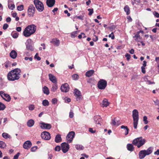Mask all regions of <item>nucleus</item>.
I'll use <instances>...</instances> for the list:
<instances>
[{
  "mask_svg": "<svg viewBox=\"0 0 159 159\" xmlns=\"http://www.w3.org/2000/svg\"><path fill=\"white\" fill-rule=\"evenodd\" d=\"M41 125L40 127L42 129H50L52 126L49 124L43 122L40 123Z\"/></svg>",
  "mask_w": 159,
  "mask_h": 159,
  "instance_id": "nucleus-13",
  "label": "nucleus"
},
{
  "mask_svg": "<svg viewBox=\"0 0 159 159\" xmlns=\"http://www.w3.org/2000/svg\"><path fill=\"white\" fill-rule=\"evenodd\" d=\"M21 70L19 68H15L9 71L7 75V78L10 81H14L18 80L20 78Z\"/></svg>",
  "mask_w": 159,
  "mask_h": 159,
  "instance_id": "nucleus-1",
  "label": "nucleus"
},
{
  "mask_svg": "<svg viewBox=\"0 0 159 159\" xmlns=\"http://www.w3.org/2000/svg\"><path fill=\"white\" fill-rule=\"evenodd\" d=\"M72 77L74 80H77L78 79L79 75L77 74H74L72 75Z\"/></svg>",
  "mask_w": 159,
  "mask_h": 159,
  "instance_id": "nucleus-45",
  "label": "nucleus"
},
{
  "mask_svg": "<svg viewBox=\"0 0 159 159\" xmlns=\"http://www.w3.org/2000/svg\"><path fill=\"white\" fill-rule=\"evenodd\" d=\"M78 32V31H75L71 33V37L72 38H74L75 37H76L77 36L76 34H77Z\"/></svg>",
  "mask_w": 159,
  "mask_h": 159,
  "instance_id": "nucleus-40",
  "label": "nucleus"
},
{
  "mask_svg": "<svg viewBox=\"0 0 159 159\" xmlns=\"http://www.w3.org/2000/svg\"><path fill=\"white\" fill-rule=\"evenodd\" d=\"M8 7L10 9L13 10L15 8V6L14 4H8Z\"/></svg>",
  "mask_w": 159,
  "mask_h": 159,
  "instance_id": "nucleus-41",
  "label": "nucleus"
},
{
  "mask_svg": "<svg viewBox=\"0 0 159 159\" xmlns=\"http://www.w3.org/2000/svg\"><path fill=\"white\" fill-rule=\"evenodd\" d=\"M31 146V142L29 140H27L24 143L23 147L25 149H28L30 148Z\"/></svg>",
  "mask_w": 159,
  "mask_h": 159,
  "instance_id": "nucleus-16",
  "label": "nucleus"
},
{
  "mask_svg": "<svg viewBox=\"0 0 159 159\" xmlns=\"http://www.w3.org/2000/svg\"><path fill=\"white\" fill-rule=\"evenodd\" d=\"M147 155L143 150L140 151L139 153V157L140 159H142Z\"/></svg>",
  "mask_w": 159,
  "mask_h": 159,
  "instance_id": "nucleus-21",
  "label": "nucleus"
},
{
  "mask_svg": "<svg viewBox=\"0 0 159 159\" xmlns=\"http://www.w3.org/2000/svg\"><path fill=\"white\" fill-rule=\"evenodd\" d=\"M120 120H117L116 118H114L112 120V121L111 123V125L113 126H118L120 124Z\"/></svg>",
  "mask_w": 159,
  "mask_h": 159,
  "instance_id": "nucleus-19",
  "label": "nucleus"
},
{
  "mask_svg": "<svg viewBox=\"0 0 159 159\" xmlns=\"http://www.w3.org/2000/svg\"><path fill=\"white\" fill-rule=\"evenodd\" d=\"M61 150V148L60 146L57 145L55 148V151H59Z\"/></svg>",
  "mask_w": 159,
  "mask_h": 159,
  "instance_id": "nucleus-52",
  "label": "nucleus"
},
{
  "mask_svg": "<svg viewBox=\"0 0 159 159\" xmlns=\"http://www.w3.org/2000/svg\"><path fill=\"white\" fill-rule=\"evenodd\" d=\"M82 35H84V33H81L80 34L78 35V37L79 39H81L82 38Z\"/></svg>",
  "mask_w": 159,
  "mask_h": 159,
  "instance_id": "nucleus-62",
  "label": "nucleus"
},
{
  "mask_svg": "<svg viewBox=\"0 0 159 159\" xmlns=\"http://www.w3.org/2000/svg\"><path fill=\"white\" fill-rule=\"evenodd\" d=\"M69 116L70 118H72L74 116V113L73 112L70 111V112Z\"/></svg>",
  "mask_w": 159,
  "mask_h": 159,
  "instance_id": "nucleus-61",
  "label": "nucleus"
},
{
  "mask_svg": "<svg viewBox=\"0 0 159 159\" xmlns=\"http://www.w3.org/2000/svg\"><path fill=\"white\" fill-rule=\"evenodd\" d=\"M57 89V84H55L54 85H52V88L51 89V91L54 92H55Z\"/></svg>",
  "mask_w": 159,
  "mask_h": 159,
  "instance_id": "nucleus-37",
  "label": "nucleus"
},
{
  "mask_svg": "<svg viewBox=\"0 0 159 159\" xmlns=\"http://www.w3.org/2000/svg\"><path fill=\"white\" fill-rule=\"evenodd\" d=\"M41 136L42 139L46 140H50L51 138L50 133L46 131L42 132Z\"/></svg>",
  "mask_w": 159,
  "mask_h": 159,
  "instance_id": "nucleus-10",
  "label": "nucleus"
},
{
  "mask_svg": "<svg viewBox=\"0 0 159 159\" xmlns=\"http://www.w3.org/2000/svg\"><path fill=\"white\" fill-rule=\"evenodd\" d=\"M36 29V26L35 25L32 24L29 25L24 29L23 34L25 37H29L35 33Z\"/></svg>",
  "mask_w": 159,
  "mask_h": 159,
  "instance_id": "nucleus-2",
  "label": "nucleus"
},
{
  "mask_svg": "<svg viewBox=\"0 0 159 159\" xmlns=\"http://www.w3.org/2000/svg\"><path fill=\"white\" fill-rule=\"evenodd\" d=\"M75 148L78 150H83L84 149V147L81 145H76Z\"/></svg>",
  "mask_w": 159,
  "mask_h": 159,
  "instance_id": "nucleus-35",
  "label": "nucleus"
},
{
  "mask_svg": "<svg viewBox=\"0 0 159 159\" xmlns=\"http://www.w3.org/2000/svg\"><path fill=\"white\" fill-rule=\"evenodd\" d=\"M126 148L127 150L130 152H132L134 150V147L132 144L128 143L127 145Z\"/></svg>",
  "mask_w": 159,
  "mask_h": 159,
  "instance_id": "nucleus-23",
  "label": "nucleus"
},
{
  "mask_svg": "<svg viewBox=\"0 0 159 159\" xmlns=\"http://www.w3.org/2000/svg\"><path fill=\"white\" fill-rule=\"evenodd\" d=\"M146 142V140L143 139L142 137L137 138L134 139L132 143L134 145L137 146L138 148H139L143 145Z\"/></svg>",
  "mask_w": 159,
  "mask_h": 159,
  "instance_id": "nucleus-3",
  "label": "nucleus"
},
{
  "mask_svg": "<svg viewBox=\"0 0 159 159\" xmlns=\"http://www.w3.org/2000/svg\"><path fill=\"white\" fill-rule=\"evenodd\" d=\"M88 11H89V12L88 14L89 15V16H91L93 13V8H92V9L89 8L88 9Z\"/></svg>",
  "mask_w": 159,
  "mask_h": 159,
  "instance_id": "nucleus-46",
  "label": "nucleus"
},
{
  "mask_svg": "<svg viewBox=\"0 0 159 159\" xmlns=\"http://www.w3.org/2000/svg\"><path fill=\"white\" fill-rule=\"evenodd\" d=\"M42 104L44 106H48L49 105V102L48 100L45 99L43 101Z\"/></svg>",
  "mask_w": 159,
  "mask_h": 159,
  "instance_id": "nucleus-36",
  "label": "nucleus"
},
{
  "mask_svg": "<svg viewBox=\"0 0 159 159\" xmlns=\"http://www.w3.org/2000/svg\"><path fill=\"white\" fill-rule=\"evenodd\" d=\"M139 34V33L137 32L136 34L133 37V38H136L135 40L137 42H139L141 39V37Z\"/></svg>",
  "mask_w": 159,
  "mask_h": 159,
  "instance_id": "nucleus-27",
  "label": "nucleus"
},
{
  "mask_svg": "<svg viewBox=\"0 0 159 159\" xmlns=\"http://www.w3.org/2000/svg\"><path fill=\"white\" fill-rule=\"evenodd\" d=\"M34 106L33 105H30L29 107V110L30 111H32L34 109Z\"/></svg>",
  "mask_w": 159,
  "mask_h": 159,
  "instance_id": "nucleus-51",
  "label": "nucleus"
},
{
  "mask_svg": "<svg viewBox=\"0 0 159 159\" xmlns=\"http://www.w3.org/2000/svg\"><path fill=\"white\" fill-rule=\"evenodd\" d=\"M51 43H53V44L56 46H58L60 44L59 40L57 39H53L51 41Z\"/></svg>",
  "mask_w": 159,
  "mask_h": 159,
  "instance_id": "nucleus-25",
  "label": "nucleus"
},
{
  "mask_svg": "<svg viewBox=\"0 0 159 159\" xmlns=\"http://www.w3.org/2000/svg\"><path fill=\"white\" fill-rule=\"evenodd\" d=\"M62 150L64 153L67 152L69 149V145L66 142H64L61 144Z\"/></svg>",
  "mask_w": 159,
  "mask_h": 159,
  "instance_id": "nucleus-11",
  "label": "nucleus"
},
{
  "mask_svg": "<svg viewBox=\"0 0 159 159\" xmlns=\"http://www.w3.org/2000/svg\"><path fill=\"white\" fill-rule=\"evenodd\" d=\"M143 121H144V123L145 124H147L148 123V121L147 120V117L146 116H145L143 117Z\"/></svg>",
  "mask_w": 159,
  "mask_h": 159,
  "instance_id": "nucleus-47",
  "label": "nucleus"
},
{
  "mask_svg": "<svg viewBox=\"0 0 159 159\" xmlns=\"http://www.w3.org/2000/svg\"><path fill=\"white\" fill-rule=\"evenodd\" d=\"M34 123V121L32 119L29 120L27 123V126L29 127H31L33 126Z\"/></svg>",
  "mask_w": 159,
  "mask_h": 159,
  "instance_id": "nucleus-29",
  "label": "nucleus"
},
{
  "mask_svg": "<svg viewBox=\"0 0 159 159\" xmlns=\"http://www.w3.org/2000/svg\"><path fill=\"white\" fill-rule=\"evenodd\" d=\"M34 2L36 8L39 12L42 11L44 9V6L43 3L39 0H34Z\"/></svg>",
  "mask_w": 159,
  "mask_h": 159,
  "instance_id": "nucleus-4",
  "label": "nucleus"
},
{
  "mask_svg": "<svg viewBox=\"0 0 159 159\" xmlns=\"http://www.w3.org/2000/svg\"><path fill=\"white\" fill-rule=\"evenodd\" d=\"M38 147L37 146H34L32 147L31 149L32 152H34L37 149Z\"/></svg>",
  "mask_w": 159,
  "mask_h": 159,
  "instance_id": "nucleus-53",
  "label": "nucleus"
},
{
  "mask_svg": "<svg viewBox=\"0 0 159 159\" xmlns=\"http://www.w3.org/2000/svg\"><path fill=\"white\" fill-rule=\"evenodd\" d=\"M26 48L27 50L30 51H33L34 49L32 43V40L31 39H29L27 40L25 43Z\"/></svg>",
  "mask_w": 159,
  "mask_h": 159,
  "instance_id": "nucleus-6",
  "label": "nucleus"
},
{
  "mask_svg": "<svg viewBox=\"0 0 159 159\" xmlns=\"http://www.w3.org/2000/svg\"><path fill=\"white\" fill-rule=\"evenodd\" d=\"M121 128L125 129V135H127L128 134L129 129L127 126L123 125L121 126Z\"/></svg>",
  "mask_w": 159,
  "mask_h": 159,
  "instance_id": "nucleus-32",
  "label": "nucleus"
},
{
  "mask_svg": "<svg viewBox=\"0 0 159 159\" xmlns=\"http://www.w3.org/2000/svg\"><path fill=\"white\" fill-rule=\"evenodd\" d=\"M107 83L106 80L101 79L98 82V87L100 89H104L107 86Z\"/></svg>",
  "mask_w": 159,
  "mask_h": 159,
  "instance_id": "nucleus-5",
  "label": "nucleus"
},
{
  "mask_svg": "<svg viewBox=\"0 0 159 159\" xmlns=\"http://www.w3.org/2000/svg\"><path fill=\"white\" fill-rule=\"evenodd\" d=\"M55 0H47L46 4L49 7H52L55 4Z\"/></svg>",
  "mask_w": 159,
  "mask_h": 159,
  "instance_id": "nucleus-18",
  "label": "nucleus"
},
{
  "mask_svg": "<svg viewBox=\"0 0 159 159\" xmlns=\"http://www.w3.org/2000/svg\"><path fill=\"white\" fill-rule=\"evenodd\" d=\"M6 108V106L2 103L0 102V111H2Z\"/></svg>",
  "mask_w": 159,
  "mask_h": 159,
  "instance_id": "nucleus-39",
  "label": "nucleus"
},
{
  "mask_svg": "<svg viewBox=\"0 0 159 159\" xmlns=\"http://www.w3.org/2000/svg\"><path fill=\"white\" fill-rule=\"evenodd\" d=\"M8 27V25L7 24H4L3 26V29L4 30H5L7 29Z\"/></svg>",
  "mask_w": 159,
  "mask_h": 159,
  "instance_id": "nucleus-54",
  "label": "nucleus"
},
{
  "mask_svg": "<svg viewBox=\"0 0 159 159\" xmlns=\"http://www.w3.org/2000/svg\"><path fill=\"white\" fill-rule=\"evenodd\" d=\"M11 18L9 17H8L6 18V21L7 22H11Z\"/></svg>",
  "mask_w": 159,
  "mask_h": 159,
  "instance_id": "nucleus-63",
  "label": "nucleus"
},
{
  "mask_svg": "<svg viewBox=\"0 0 159 159\" xmlns=\"http://www.w3.org/2000/svg\"><path fill=\"white\" fill-rule=\"evenodd\" d=\"M34 58L35 59H37L38 61H40L41 59V58L39 57L38 56V53H36L34 56Z\"/></svg>",
  "mask_w": 159,
  "mask_h": 159,
  "instance_id": "nucleus-49",
  "label": "nucleus"
},
{
  "mask_svg": "<svg viewBox=\"0 0 159 159\" xmlns=\"http://www.w3.org/2000/svg\"><path fill=\"white\" fill-rule=\"evenodd\" d=\"M94 71L93 70H91L87 71L85 73V75L88 77L91 76L94 73Z\"/></svg>",
  "mask_w": 159,
  "mask_h": 159,
  "instance_id": "nucleus-28",
  "label": "nucleus"
},
{
  "mask_svg": "<svg viewBox=\"0 0 159 159\" xmlns=\"http://www.w3.org/2000/svg\"><path fill=\"white\" fill-rule=\"evenodd\" d=\"M25 59L26 61L29 60L30 61H32L33 60V58L32 57H25Z\"/></svg>",
  "mask_w": 159,
  "mask_h": 159,
  "instance_id": "nucleus-60",
  "label": "nucleus"
},
{
  "mask_svg": "<svg viewBox=\"0 0 159 159\" xmlns=\"http://www.w3.org/2000/svg\"><path fill=\"white\" fill-rule=\"evenodd\" d=\"M62 141L61 135L59 134H57L55 136V141L57 143L61 142Z\"/></svg>",
  "mask_w": 159,
  "mask_h": 159,
  "instance_id": "nucleus-22",
  "label": "nucleus"
},
{
  "mask_svg": "<svg viewBox=\"0 0 159 159\" xmlns=\"http://www.w3.org/2000/svg\"><path fill=\"white\" fill-rule=\"evenodd\" d=\"M10 56L13 59H15L17 57V53L14 50L11 51L10 54Z\"/></svg>",
  "mask_w": 159,
  "mask_h": 159,
  "instance_id": "nucleus-24",
  "label": "nucleus"
},
{
  "mask_svg": "<svg viewBox=\"0 0 159 159\" xmlns=\"http://www.w3.org/2000/svg\"><path fill=\"white\" fill-rule=\"evenodd\" d=\"M75 135V133L73 131L69 132L67 135L66 137L67 140L69 143H71L73 140V139Z\"/></svg>",
  "mask_w": 159,
  "mask_h": 159,
  "instance_id": "nucleus-8",
  "label": "nucleus"
},
{
  "mask_svg": "<svg viewBox=\"0 0 159 159\" xmlns=\"http://www.w3.org/2000/svg\"><path fill=\"white\" fill-rule=\"evenodd\" d=\"M64 12L65 14H67V16H70V14L68 12V11L67 10H65L64 11Z\"/></svg>",
  "mask_w": 159,
  "mask_h": 159,
  "instance_id": "nucleus-64",
  "label": "nucleus"
},
{
  "mask_svg": "<svg viewBox=\"0 0 159 159\" xmlns=\"http://www.w3.org/2000/svg\"><path fill=\"white\" fill-rule=\"evenodd\" d=\"M133 120H139V112L136 109H134L132 112Z\"/></svg>",
  "mask_w": 159,
  "mask_h": 159,
  "instance_id": "nucleus-15",
  "label": "nucleus"
},
{
  "mask_svg": "<svg viewBox=\"0 0 159 159\" xmlns=\"http://www.w3.org/2000/svg\"><path fill=\"white\" fill-rule=\"evenodd\" d=\"M61 91L63 92H67L69 90V85L67 83H65L62 84L61 87Z\"/></svg>",
  "mask_w": 159,
  "mask_h": 159,
  "instance_id": "nucleus-14",
  "label": "nucleus"
},
{
  "mask_svg": "<svg viewBox=\"0 0 159 159\" xmlns=\"http://www.w3.org/2000/svg\"><path fill=\"white\" fill-rule=\"evenodd\" d=\"M108 37L109 38H111L112 39H115V36L113 32H112L111 34H109L108 35Z\"/></svg>",
  "mask_w": 159,
  "mask_h": 159,
  "instance_id": "nucleus-50",
  "label": "nucleus"
},
{
  "mask_svg": "<svg viewBox=\"0 0 159 159\" xmlns=\"http://www.w3.org/2000/svg\"><path fill=\"white\" fill-rule=\"evenodd\" d=\"M153 14L155 17L157 18L159 17V14L157 11H154L153 12Z\"/></svg>",
  "mask_w": 159,
  "mask_h": 159,
  "instance_id": "nucleus-57",
  "label": "nucleus"
},
{
  "mask_svg": "<svg viewBox=\"0 0 159 159\" xmlns=\"http://www.w3.org/2000/svg\"><path fill=\"white\" fill-rule=\"evenodd\" d=\"M141 68L142 72L143 74H145L146 72V70L145 68L144 67L142 66Z\"/></svg>",
  "mask_w": 159,
  "mask_h": 159,
  "instance_id": "nucleus-59",
  "label": "nucleus"
},
{
  "mask_svg": "<svg viewBox=\"0 0 159 159\" xmlns=\"http://www.w3.org/2000/svg\"><path fill=\"white\" fill-rule=\"evenodd\" d=\"M133 121L134 127V128L136 129L137 128L138 120H133Z\"/></svg>",
  "mask_w": 159,
  "mask_h": 159,
  "instance_id": "nucleus-42",
  "label": "nucleus"
},
{
  "mask_svg": "<svg viewBox=\"0 0 159 159\" xmlns=\"http://www.w3.org/2000/svg\"><path fill=\"white\" fill-rule=\"evenodd\" d=\"M89 131L92 133H94L95 132V130H93V128H89Z\"/></svg>",
  "mask_w": 159,
  "mask_h": 159,
  "instance_id": "nucleus-58",
  "label": "nucleus"
},
{
  "mask_svg": "<svg viewBox=\"0 0 159 159\" xmlns=\"http://www.w3.org/2000/svg\"><path fill=\"white\" fill-rule=\"evenodd\" d=\"M35 9L33 5H30L28 9V15L30 16H33L34 13Z\"/></svg>",
  "mask_w": 159,
  "mask_h": 159,
  "instance_id": "nucleus-7",
  "label": "nucleus"
},
{
  "mask_svg": "<svg viewBox=\"0 0 159 159\" xmlns=\"http://www.w3.org/2000/svg\"><path fill=\"white\" fill-rule=\"evenodd\" d=\"M18 34L16 32L13 34H11V35L13 38L15 39L17 38L18 36Z\"/></svg>",
  "mask_w": 159,
  "mask_h": 159,
  "instance_id": "nucleus-44",
  "label": "nucleus"
},
{
  "mask_svg": "<svg viewBox=\"0 0 159 159\" xmlns=\"http://www.w3.org/2000/svg\"><path fill=\"white\" fill-rule=\"evenodd\" d=\"M24 9V6L21 5L17 7V9L19 11H21Z\"/></svg>",
  "mask_w": 159,
  "mask_h": 159,
  "instance_id": "nucleus-43",
  "label": "nucleus"
},
{
  "mask_svg": "<svg viewBox=\"0 0 159 159\" xmlns=\"http://www.w3.org/2000/svg\"><path fill=\"white\" fill-rule=\"evenodd\" d=\"M2 136L4 138L7 139V138H10L11 136L7 133H3L2 134Z\"/></svg>",
  "mask_w": 159,
  "mask_h": 159,
  "instance_id": "nucleus-38",
  "label": "nucleus"
},
{
  "mask_svg": "<svg viewBox=\"0 0 159 159\" xmlns=\"http://www.w3.org/2000/svg\"><path fill=\"white\" fill-rule=\"evenodd\" d=\"M0 95L2 98L6 101L9 102L10 101L11 98L10 96L7 94L5 93L2 91H0Z\"/></svg>",
  "mask_w": 159,
  "mask_h": 159,
  "instance_id": "nucleus-9",
  "label": "nucleus"
},
{
  "mask_svg": "<svg viewBox=\"0 0 159 159\" xmlns=\"http://www.w3.org/2000/svg\"><path fill=\"white\" fill-rule=\"evenodd\" d=\"M7 146L6 144L4 142L0 141V148L2 149H4Z\"/></svg>",
  "mask_w": 159,
  "mask_h": 159,
  "instance_id": "nucleus-34",
  "label": "nucleus"
},
{
  "mask_svg": "<svg viewBox=\"0 0 159 159\" xmlns=\"http://www.w3.org/2000/svg\"><path fill=\"white\" fill-rule=\"evenodd\" d=\"M101 119L100 116H94V121L95 123L97 124H99L101 125L100 122H101Z\"/></svg>",
  "mask_w": 159,
  "mask_h": 159,
  "instance_id": "nucleus-20",
  "label": "nucleus"
},
{
  "mask_svg": "<svg viewBox=\"0 0 159 159\" xmlns=\"http://www.w3.org/2000/svg\"><path fill=\"white\" fill-rule=\"evenodd\" d=\"M75 95L76 97V101H80L81 99L82 95L80 92L77 89L74 90Z\"/></svg>",
  "mask_w": 159,
  "mask_h": 159,
  "instance_id": "nucleus-12",
  "label": "nucleus"
},
{
  "mask_svg": "<svg viewBox=\"0 0 159 159\" xmlns=\"http://www.w3.org/2000/svg\"><path fill=\"white\" fill-rule=\"evenodd\" d=\"M102 105L103 107H107L109 105V103L108 102L107 99H104L102 101Z\"/></svg>",
  "mask_w": 159,
  "mask_h": 159,
  "instance_id": "nucleus-31",
  "label": "nucleus"
},
{
  "mask_svg": "<svg viewBox=\"0 0 159 159\" xmlns=\"http://www.w3.org/2000/svg\"><path fill=\"white\" fill-rule=\"evenodd\" d=\"M125 57H126V59L128 61L129 60L131 57L130 55L128 53H126Z\"/></svg>",
  "mask_w": 159,
  "mask_h": 159,
  "instance_id": "nucleus-48",
  "label": "nucleus"
},
{
  "mask_svg": "<svg viewBox=\"0 0 159 159\" xmlns=\"http://www.w3.org/2000/svg\"><path fill=\"white\" fill-rule=\"evenodd\" d=\"M153 148L152 147H149L147 150H143L147 155L151 154L152 152Z\"/></svg>",
  "mask_w": 159,
  "mask_h": 159,
  "instance_id": "nucleus-26",
  "label": "nucleus"
},
{
  "mask_svg": "<svg viewBox=\"0 0 159 159\" xmlns=\"http://www.w3.org/2000/svg\"><path fill=\"white\" fill-rule=\"evenodd\" d=\"M52 103L53 104H55L57 103V99L56 98H54L52 99Z\"/></svg>",
  "mask_w": 159,
  "mask_h": 159,
  "instance_id": "nucleus-56",
  "label": "nucleus"
},
{
  "mask_svg": "<svg viewBox=\"0 0 159 159\" xmlns=\"http://www.w3.org/2000/svg\"><path fill=\"white\" fill-rule=\"evenodd\" d=\"M48 76L49 80L52 83L55 84L57 83V80L55 76L51 74H48Z\"/></svg>",
  "mask_w": 159,
  "mask_h": 159,
  "instance_id": "nucleus-17",
  "label": "nucleus"
},
{
  "mask_svg": "<svg viewBox=\"0 0 159 159\" xmlns=\"http://www.w3.org/2000/svg\"><path fill=\"white\" fill-rule=\"evenodd\" d=\"M124 10L126 13V14L128 15L130 13V8L128 5H126L124 7Z\"/></svg>",
  "mask_w": 159,
  "mask_h": 159,
  "instance_id": "nucleus-33",
  "label": "nucleus"
},
{
  "mask_svg": "<svg viewBox=\"0 0 159 159\" xmlns=\"http://www.w3.org/2000/svg\"><path fill=\"white\" fill-rule=\"evenodd\" d=\"M20 154V152H18L16 155H15L13 157V159H18V157Z\"/></svg>",
  "mask_w": 159,
  "mask_h": 159,
  "instance_id": "nucleus-55",
  "label": "nucleus"
},
{
  "mask_svg": "<svg viewBox=\"0 0 159 159\" xmlns=\"http://www.w3.org/2000/svg\"><path fill=\"white\" fill-rule=\"evenodd\" d=\"M43 93L46 94L47 95H48L49 93V90L48 88L46 87V86H44L43 88Z\"/></svg>",
  "mask_w": 159,
  "mask_h": 159,
  "instance_id": "nucleus-30",
  "label": "nucleus"
}]
</instances>
